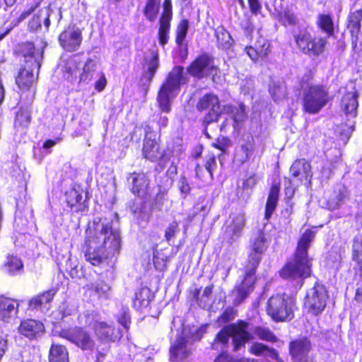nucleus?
<instances>
[{"label":"nucleus","instance_id":"nucleus-42","mask_svg":"<svg viewBox=\"0 0 362 362\" xmlns=\"http://www.w3.org/2000/svg\"><path fill=\"white\" fill-rule=\"evenodd\" d=\"M252 332L255 336L262 340L274 341L276 339L275 335L267 327L258 326L254 329Z\"/></svg>","mask_w":362,"mask_h":362},{"label":"nucleus","instance_id":"nucleus-41","mask_svg":"<svg viewBox=\"0 0 362 362\" xmlns=\"http://www.w3.org/2000/svg\"><path fill=\"white\" fill-rule=\"evenodd\" d=\"M269 92L275 101H279L286 97V88L283 83L273 82L270 85Z\"/></svg>","mask_w":362,"mask_h":362},{"label":"nucleus","instance_id":"nucleus-37","mask_svg":"<svg viewBox=\"0 0 362 362\" xmlns=\"http://www.w3.org/2000/svg\"><path fill=\"white\" fill-rule=\"evenodd\" d=\"M217 42L223 49H228L232 45V37L223 27H218L215 30Z\"/></svg>","mask_w":362,"mask_h":362},{"label":"nucleus","instance_id":"nucleus-53","mask_svg":"<svg viewBox=\"0 0 362 362\" xmlns=\"http://www.w3.org/2000/svg\"><path fill=\"white\" fill-rule=\"evenodd\" d=\"M213 146L224 152L229 146V140L224 137L218 138L216 143H214Z\"/></svg>","mask_w":362,"mask_h":362},{"label":"nucleus","instance_id":"nucleus-15","mask_svg":"<svg viewBox=\"0 0 362 362\" xmlns=\"http://www.w3.org/2000/svg\"><path fill=\"white\" fill-rule=\"evenodd\" d=\"M81 41V32L75 26H69L59 37L61 46L68 52L76 50Z\"/></svg>","mask_w":362,"mask_h":362},{"label":"nucleus","instance_id":"nucleus-50","mask_svg":"<svg viewBox=\"0 0 362 362\" xmlns=\"http://www.w3.org/2000/svg\"><path fill=\"white\" fill-rule=\"evenodd\" d=\"M177 185H178V188H179L180 192L182 194H184L185 197L189 193V192L191 190V187H190L185 177L182 176L180 178Z\"/></svg>","mask_w":362,"mask_h":362},{"label":"nucleus","instance_id":"nucleus-36","mask_svg":"<svg viewBox=\"0 0 362 362\" xmlns=\"http://www.w3.org/2000/svg\"><path fill=\"white\" fill-rule=\"evenodd\" d=\"M23 265L21 260L17 257H8L4 265V269L9 275H16L21 272Z\"/></svg>","mask_w":362,"mask_h":362},{"label":"nucleus","instance_id":"nucleus-22","mask_svg":"<svg viewBox=\"0 0 362 362\" xmlns=\"http://www.w3.org/2000/svg\"><path fill=\"white\" fill-rule=\"evenodd\" d=\"M159 66L158 52L156 48H153L144 53L143 68L146 77L151 81Z\"/></svg>","mask_w":362,"mask_h":362},{"label":"nucleus","instance_id":"nucleus-61","mask_svg":"<svg viewBox=\"0 0 362 362\" xmlns=\"http://www.w3.org/2000/svg\"><path fill=\"white\" fill-rule=\"evenodd\" d=\"M41 26V21L38 16H34L29 23V27L32 30H35Z\"/></svg>","mask_w":362,"mask_h":362},{"label":"nucleus","instance_id":"nucleus-47","mask_svg":"<svg viewBox=\"0 0 362 362\" xmlns=\"http://www.w3.org/2000/svg\"><path fill=\"white\" fill-rule=\"evenodd\" d=\"M255 47L258 51L260 58L265 57L270 52L269 43L264 38L259 39L255 44Z\"/></svg>","mask_w":362,"mask_h":362},{"label":"nucleus","instance_id":"nucleus-21","mask_svg":"<svg viewBox=\"0 0 362 362\" xmlns=\"http://www.w3.org/2000/svg\"><path fill=\"white\" fill-rule=\"evenodd\" d=\"M143 154L146 159L152 162L160 158H162L163 161H165L168 159L167 156L163 154L156 139L148 137V134H146L144 139Z\"/></svg>","mask_w":362,"mask_h":362},{"label":"nucleus","instance_id":"nucleus-60","mask_svg":"<svg viewBox=\"0 0 362 362\" xmlns=\"http://www.w3.org/2000/svg\"><path fill=\"white\" fill-rule=\"evenodd\" d=\"M39 6V4L37 3L35 5L30 6L28 10L23 11L18 18V21H22L25 20L29 15H30Z\"/></svg>","mask_w":362,"mask_h":362},{"label":"nucleus","instance_id":"nucleus-30","mask_svg":"<svg viewBox=\"0 0 362 362\" xmlns=\"http://www.w3.org/2000/svg\"><path fill=\"white\" fill-rule=\"evenodd\" d=\"M49 362H69L66 348L60 344H52L49 349Z\"/></svg>","mask_w":362,"mask_h":362},{"label":"nucleus","instance_id":"nucleus-44","mask_svg":"<svg viewBox=\"0 0 362 362\" xmlns=\"http://www.w3.org/2000/svg\"><path fill=\"white\" fill-rule=\"evenodd\" d=\"M353 259L357 263L362 260V236L356 235L353 243Z\"/></svg>","mask_w":362,"mask_h":362},{"label":"nucleus","instance_id":"nucleus-51","mask_svg":"<svg viewBox=\"0 0 362 362\" xmlns=\"http://www.w3.org/2000/svg\"><path fill=\"white\" fill-rule=\"evenodd\" d=\"M282 21L285 24L296 25L298 23V18L296 15L290 11H285L282 16Z\"/></svg>","mask_w":362,"mask_h":362},{"label":"nucleus","instance_id":"nucleus-8","mask_svg":"<svg viewBox=\"0 0 362 362\" xmlns=\"http://www.w3.org/2000/svg\"><path fill=\"white\" fill-rule=\"evenodd\" d=\"M303 109L309 114L318 113L328 102L327 90L322 86L310 81L300 82Z\"/></svg>","mask_w":362,"mask_h":362},{"label":"nucleus","instance_id":"nucleus-24","mask_svg":"<svg viewBox=\"0 0 362 362\" xmlns=\"http://www.w3.org/2000/svg\"><path fill=\"white\" fill-rule=\"evenodd\" d=\"M90 295L99 300H108L112 296V286L103 280L98 279L87 286Z\"/></svg>","mask_w":362,"mask_h":362},{"label":"nucleus","instance_id":"nucleus-27","mask_svg":"<svg viewBox=\"0 0 362 362\" xmlns=\"http://www.w3.org/2000/svg\"><path fill=\"white\" fill-rule=\"evenodd\" d=\"M164 6L165 12L162 15L160 19V27L158 30L159 42L163 46L165 45L168 40V33L170 26V17L167 13L168 11V7H171L170 0H165Z\"/></svg>","mask_w":362,"mask_h":362},{"label":"nucleus","instance_id":"nucleus-25","mask_svg":"<svg viewBox=\"0 0 362 362\" xmlns=\"http://www.w3.org/2000/svg\"><path fill=\"white\" fill-rule=\"evenodd\" d=\"M94 332L98 338L104 341H115L119 338L113 326L103 320L94 325Z\"/></svg>","mask_w":362,"mask_h":362},{"label":"nucleus","instance_id":"nucleus-6","mask_svg":"<svg viewBox=\"0 0 362 362\" xmlns=\"http://www.w3.org/2000/svg\"><path fill=\"white\" fill-rule=\"evenodd\" d=\"M22 53L25 58V67L20 70L16 81L22 90H28L35 81L34 71L38 74L41 66L43 52L36 51L32 42H26L22 47Z\"/></svg>","mask_w":362,"mask_h":362},{"label":"nucleus","instance_id":"nucleus-52","mask_svg":"<svg viewBox=\"0 0 362 362\" xmlns=\"http://www.w3.org/2000/svg\"><path fill=\"white\" fill-rule=\"evenodd\" d=\"M250 6V11L255 14L257 15L260 13L262 9V5L259 2V0H247Z\"/></svg>","mask_w":362,"mask_h":362},{"label":"nucleus","instance_id":"nucleus-40","mask_svg":"<svg viewBox=\"0 0 362 362\" xmlns=\"http://www.w3.org/2000/svg\"><path fill=\"white\" fill-rule=\"evenodd\" d=\"M158 11V0H147L146 4L144 9V14L148 21L151 22L154 21L157 17Z\"/></svg>","mask_w":362,"mask_h":362},{"label":"nucleus","instance_id":"nucleus-18","mask_svg":"<svg viewBox=\"0 0 362 362\" xmlns=\"http://www.w3.org/2000/svg\"><path fill=\"white\" fill-rule=\"evenodd\" d=\"M18 329L20 334L30 340L37 339L45 332L44 325L40 321L33 319L21 321Z\"/></svg>","mask_w":362,"mask_h":362},{"label":"nucleus","instance_id":"nucleus-28","mask_svg":"<svg viewBox=\"0 0 362 362\" xmlns=\"http://www.w3.org/2000/svg\"><path fill=\"white\" fill-rule=\"evenodd\" d=\"M128 180L132 185V192L138 196L142 195L148 185L147 177L146 174L143 173H133L129 174Z\"/></svg>","mask_w":362,"mask_h":362},{"label":"nucleus","instance_id":"nucleus-12","mask_svg":"<svg viewBox=\"0 0 362 362\" xmlns=\"http://www.w3.org/2000/svg\"><path fill=\"white\" fill-rule=\"evenodd\" d=\"M56 334L69 340L83 350H91L95 344L90 334L80 327L62 329L57 331Z\"/></svg>","mask_w":362,"mask_h":362},{"label":"nucleus","instance_id":"nucleus-29","mask_svg":"<svg viewBox=\"0 0 362 362\" xmlns=\"http://www.w3.org/2000/svg\"><path fill=\"white\" fill-rule=\"evenodd\" d=\"M223 112L230 115L233 120V126L235 129L240 128L242 123L246 119L247 114L245 107L243 103L238 105L224 106Z\"/></svg>","mask_w":362,"mask_h":362},{"label":"nucleus","instance_id":"nucleus-11","mask_svg":"<svg viewBox=\"0 0 362 362\" xmlns=\"http://www.w3.org/2000/svg\"><path fill=\"white\" fill-rule=\"evenodd\" d=\"M190 332L186 328H184L180 333L177 334L176 339L172 342L170 349V360L171 362H182L190 354V345L192 337L189 336Z\"/></svg>","mask_w":362,"mask_h":362},{"label":"nucleus","instance_id":"nucleus-59","mask_svg":"<svg viewBox=\"0 0 362 362\" xmlns=\"http://www.w3.org/2000/svg\"><path fill=\"white\" fill-rule=\"evenodd\" d=\"M246 52H247V55L253 61H257L259 58H260L256 47H246Z\"/></svg>","mask_w":362,"mask_h":362},{"label":"nucleus","instance_id":"nucleus-32","mask_svg":"<svg viewBox=\"0 0 362 362\" xmlns=\"http://www.w3.org/2000/svg\"><path fill=\"white\" fill-rule=\"evenodd\" d=\"M279 186L272 185L269 191L265 209V219L267 220L269 219L276 209V203L279 199Z\"/></svg>","mask_w":362,"mask_h":362},{"label":"nucleus","instance_id":"nucleus-7","mask_svg":"<svg viewBox=\"0 0 362 362\" xmlns=\"http://www.w3.org/2000/svg\"><path fill=\"white\" fill-rule=\"evenodd\" d=\"M183 70L182 66L174 67L161 86L157 96V102L161 111H170L171 101L178 95L180 90Z\"/></svg>","mask_w":362,"mask_h":362},{"label":"nucleus","instance_id":"nucleus-49","mask_svg":"<svg viewBox=\"0 0 362 362\" xmlns=\"http://www.w3.org/2000/svg\"><path fill=\"white\" fill-rule=\"evenodd\" d=\"M178 223L176 221H173L167 227L165 233V238L167 241H170L173 238L175 234L178 232Z\"/></svg>","mask_w":362,"mask_h":362},{"label":"nucleus","instance_id":"nucleus-39","mask_svg":"<svg viewBox=\"0 0 362 362\" xmlns=\"http://www.w3.org/2000/svg\"><path fill=\"white\" fill-rule=\"evenodd\" d=\"M250 351L256 356H270L272 358L276 356L274 349H269L262 343L256 342L253 344L250 348Z\"/></svg>","mask_w":362,"mask_h":362},{"label":"nucleus","instance_id":"nucleus-17","mask_svg":"<svg viewBox=\"0 0 362 362\" xmlns=\"http://www.w3.org/2000/svg\"><path fill=\"white\" fill-rule=\"evenodd\" d=\"M215 69L213 60L207 55L203 54L197 58L188 68V72L199 78L211 74Z\"/></svg>","mask_w":362,"mask_h":362},{"label":"nucleus","instance_id":"nucleus-63","mask_svg":"<svg viewBox=\"0 0 362 362\" xmlns=\"http://www.w3.org/2000/svg\"><path fill=\"white\" fill-rule=\"evenodd\" d=\"M177 165L174 163V162H172L170 166L168 168L167 170V175L170 179H173L175 176L177 175Z\"/></svg>","mask_w":362,"mask_h":362},{"label":"nucleus","instance_id":"nucleus-58","mask_svg":"<svg viewBox=\"0 0 362 362\" xmlns=\"http://www.w3.org/2000/svg\"><path fill=\"white\" fill-rule=\"evenodd\" d=\"M258 178L257 175H253L249 177L243 183L245 188H252L257 184Z\"/></svg>","mask_w":362,"mask_h":362},{"label":"nucleus","instance_id":"nucleus-31","mask_svg":"<svg viewBox=\"0 0 362 362\" xmlns=\"http://www.w3.org/2000/svg\"><path fill=\"white\" fill-rule=\"evenodd\" d=\"M97 69V62L93 59H88L83 66V71L79 75V82L88 83L94 77Z\"/></svg>","mask_w":362,"mask_h":362},{"label":"nucleus","instance_id":"nucleus-19","mask_svg":"<svg viewBox=\"0 0 362 362\" xmlns=\"http://www.w3.org/2000/svg\"><path fill=\"white\" fill-rule=\"evenodd\" d=\"M310 350V343L307 338L292 341L289 344V352L296 362H302L306 358Z\"/></svg>","mask_w":362,"mask_h":362},{"label":"nucleus","instance_id":"nucleus-62","mask_svg":"<svg viewBox=\"0 0 362 362\" xmlns=\"http://www.w3.org/2000/svg\"><path fill=\"white\" fill-rule=\"evenodd\" d=\"M7 346H8L7 339L4 337L0 336V360L1 359V358L6 353Z\"/></svg>","mask_w":362,"mask_h":362},{"label":"nucleus","instance_id":"nucleus-33","mask_svg":"<svg viewBox=\"0 0 362 362\" xmlns=\"http://www.w3.org/2000/svg\"><path fill=\"white\" fill-rule=\"evenodd\" d=\"M254 152V146L251 143L240 145L235 151L234 159L236 162L243 164L247 162Z\"/></svg>","mask_w":362,"mask_h":362},{"label":"nucleus","instance_id":"nucleus-2","mask_svg":"<svg viewBox=\"0 0 362 362\" xmlns=\"http://www.w3.org/2000/svg\"><path fill=\"white\" fill-rule=\"evenodd\" d=\"M317 25L326 36L313 35L305 28H298L292 32L296 47L302 53L310 57L320 56L325 52L327 39L334 33V23L328 14H319Z\"/></svg>","mask_w":362,"mask_h":362},{"label":"nucleus","instance_id":"nucleus-4","mask_svg":"<svg viewBox=\"0 0 362 362\" xmlns=\"http://www.w3.org/2000/svg\"><path fill=\"white\" fill-rule=\"evenodd\" d=\"M267 247L268 243L264 233L260 230L258 231L256 236L251 240L250 250L248 255V264L247 266L245 279L233 291L235 296L233 300L234 304H240L253 290L255 270Z\"/></svg>","mask_w":362,"mask_h":362},{"label":"nucleus","instance_id":"nucleus-35","mask_svg":"<svg viewBox=\"0 0 362 362\" xmlns=\"http://www.w3.org/2000/svg\"><path fill=\"white\" fill-rule=\"evenodd\" d=\"M101 320L98 312L94 310H86L79 315L78 322L83 326H89L94 329V325Z\"/></svg>","mask_w":362,"mask_h":362},{"label":"nucleus","instance_id":"nucleus-43","mask_svg":"<svg viewBox=\"0 0 362 362\" xmlns=\"http://www.w3.org/2000/svg\"><path fill=\"white\" fill-rule=\"evenodd\" d=\"M65 196L67 204L71 208H73L77 204H81L82 203V192H79L76 189H71L69 191L66 192Z\"/></svg>","mask_w":362,"mask_h":362},{"label":"nucleus","instance_id":"nucleus-13","mask_svg":"<svg viewBox=\"0 0 362 362\" xmlns=\"http://www.w3.org/2000/svg\"><path fill=\"white\" fill-rule=\"evenodd\" d=\"M344 90L341 100V109L347 117L354 118L358 106V90L354 81L348 83Z\"/></svg>","mask_w":362,"mask_h":362},{"label":"nucleus","instance_id":"nucleus-5","mask_svg":"<svg viewBox=\"0 0 362 362\" xmlns=\"http://www.w3.org/2000/svg\"><path fill=\"white\" fill-rule=\"evenodd\" d=\"M315 236V232L313 230H306L303 233L293 260L288 262L280 272L282 278L302 281L309 276L311 272V259L308 257V249Z\"/></svg>","mask_w":362,"mask_h":362},{"label":"nucleus","instance_id":"nucleus-45","mask_svg":"<svg viewBox=\"0 0 362 362\" xmlns=\"http://www.w3.org/2000/svg\"><path fill=\"white\" fill-rule=\"evenodd\" d=\"M189 23L187 20H182L178 25L176 30V43L182 45L187 33Z\"/></svg>","mask_w":362,"mask_h":362},{"label":"nucleus","instance_id":"nucleus-57","mask_svg":"<svg viewBox=\"0 0 362 362\" xmlns=\"http://www.w3.org/2000/svg\"><path fill=\"white\" fill-rule=\"evenodd\" d=\"M106 84V78L104 74L101 73L99 79L95 83V89L98 92H100L105 88Z\"/></svg>","mask_w":362,"mask_h":362},{"label":"nucleus","instance_id":"nucleus-14","mask_svg":"<svg viewBox=\"0 0 362 362\" xmlns=\"http://www.w3.org/2000/svg\"><path fill=\"white\" fill-rule=\"evenodd\" d=\"M197 108L199 110H209L204 119L205 124L217 121L221 113L218 99L216 95L211 93L206 94L200 99Z\"/></svg>","mask_w":362,"mask_h":362},{"label":"nucleus","instance_id":"nucleus-55","mask_svg":"<svg viewBox=\"0 0 362 362\" xmlns=\"http://www.w3.org/2000/svg\"><path fill=\"white\" fill-rule=\"evenodd\" d=\"M285 194L288 197L291 198L293 196L295 193V187H293L292 184V181L290 179H285Z\"/></svg>","mask_w":362,"mask_h":362},{"label":"nucleus","instance_id":"nucleus-38","mask_svg":"<svg viewBox=\"0 0 362 362\" xmlns=\"http://www.w3.org/2000/svg\"><path fill=\"white\" fill-rule=\"evenodd\" d=\"M150 290L148 288H142L135 293L134 305L138 308L147 306L151 301Z\"/></svg>","mask_w":362,"mask_h":362},{"label":"nucleus","instance_id":"nucleus-3","mask_svg":"<svg viewBox=\"0 0 362 362\" xmlns=\"http://www.w3.org/2000/svg\"><path fill=\"white\" fill-rule=\"evenodd\" d=\"M249 324L240 320L236 323L224 327L216 335L211 348L218 351L223 352L228 347L230 339H232L233 350L238 351L243 349L245 344L254 339V336L248 331ZM214 362H233V358L228 354L221 353Z\"/></svg>","mask_w":362,"mask_h":362},{"label":"nucleus","instance_id":"nucleus-64","mask_svg":"<svg viewBox=\"0 0 362 362\" xmlns=\"http://www.w3.org/2000/svg\"><path fill=\"white\" fill-rule=\"evenodd\" d=\"M320 174H321V178L322 180L328 179L332 174V170L329 167L323 165L322 167Z\"/></svg>","mask_w":362,"mask_h":362},{"label":"nucleus","instance_id":"nucleus-46","mask_svg":"<svg viewBox=\"0 0 362 362\" xmlns=\"http://www.w3.org/2000/svg\"><path fill=\"white\" fill-rule=\"evenodd\" d=\"M30 120V113L28 110H21L16 115V125L26 127Z\"/></svg>","mask_w":362,"mask_h":362},{"label":"nucleus","instance_id":"nucleus-20","mask_svg":"<svg viewBox=\"0 0 362 362\" xmlns=\"http://www.w3.org/2000/svg\"><path fill=\"white\" fill-rule=\"evenodd\" d=\"M56 293L57 290L52 288L37 295L30 300L28 306L32 310H40L47 312L49 310V304Z\"/></svg>","mask_w":362,"mask_h":362},{"label":"nucleus","instance_id":"nucleus-1","mask_svg":"<svg viewBox=\"0 0 362 362\" xmlns=\"http://www.w3.org/2000/svg\"><path fill=\"white\" fill-rule=\"evenodd\" d=\"M86 259L94 266L100 265L119 254L120 233L113 230L107 218H95L86 230Z\"/></svg>","mask_w":362,"mask_h":362},{"label":"nucleus","instance_id":"nucleus-9","mask_svg":"<svg viewBox=\"0 0 362 362\" xmlns=\"http://www.w3.org/2000/svg\"><path fill=\"white\" fill-rule=\"evenodd\" d=\"M296 308L294 298L286 294L275 295L269 298L267 305V314L276 322L291 320Z\"/></svg>","mask_w":362,"mask_h":362},{"label":"nucleus","instance_id":"nucleus-48","mask_svg":"<svg viewBox=\"0 0 362 362\" xmlns=\"http://www.w3.org/2000/svg\"><path fill=\"white\" fill-rule=\"evenodd\" d=\"M236 316V310L232 308H227L222 315L218 317V321L220 323H226L233 320Z\"/></svg>","mask_w":362,"mask_h":362},{"label":"nucleus","instance_id":"nucleus-23","mask_svg":"<svg viewBox=\"0 0 362 362\" xmlns=\"http://www.w3.org/2000/svg\"><path fill=\"white\" fill-rule=\"evenodd\" d=\"M19 303L17 300L0 296V320L8 322L18 313Z\"/></svg>","mask_w":362,"mask_h":362},{"label":"nucleus","instance_id":"nucleus-34","mask_svg":"<svg viewBox=\"0 0 362 362\" xmlns=\"http://www.w3.org/2000/svg\"><path fill=\"white\" fill-rule=\"evenodd\" d=\"M362 20V9H356L351 12L349 15V23L347 28L351 33L352 36H356L361 29V22Z\"/></svg>","mask_w":362,"mask_h":362},{"label":"nucleus","instance_id":"nucleus-54","mask_svg":"<svg viewBox=\"0 0 362 362\" xmlns=\"http://www.w3.org/2000/svg\"><path fill=\"white\" fill-rule=\"evenodd\" d=\"M216 161L214 157H211L207 160L205 165V170L209 174L211 180L213 179V171L216 167Z\"/></svg>","mask_w":362,"mask_h":362},{"label":"nucleus","instance_id":"nucleus-26","mask_svg":"<svg viewBox=\"0 0 362 362\" xmlns=\"http://www.w3.org/2000/svg\"><path fill=\"white\" fill-rule=\"evenodd\" d=\"M230 218L231 221L227 226L226 234L233 240L240 236L241 231L245 226V214L242 212L233 214Z\"/></svg>","mask_w":362,"mask_h":362},{"label":"nucleus","instance_id":"nucleus-56","mask_svg":"<svg viewBox=\"0 0 362 362\" xmlns=\"http://www.w3.org/2000/svg\"><path fill=\"white\" fill-rule=\"evenodd\" d=\"M118 321L125 329H128L131 322L129 312L124 311L119 317Z\"/></svg>","mask_w":362,"mask_h":362},{"label":"nucleus","instance_id":"nucleus-10","mask_svg":"<svg viewBox=\"0 0 362 362\" xmlns=\"http://www.w3.org/2000/svg\"><path fill=\"white\" fill-rule=\"evenodd\" d=\"M328 294L325 287L316 284L309 289L305 298V307L309 313L317 315L325 308Z\"/></svg>","mask_w":362,"mask_h":362},{"label":"nucleus","instance_id":"nucleus-16","mask_svg":"<svg viewBox=\"0 0 362 362\" xmlns=\"http://www.w3.org/2000/svg\"><path fill=\"white\" fill-rule=\"evenodd\" d=\"M290 173L293 178H296L307 187L311 185V165L305 159L295 160L290 168Z\"/></svg>","mask_w":362,"mask_h":362}]
</instances>
